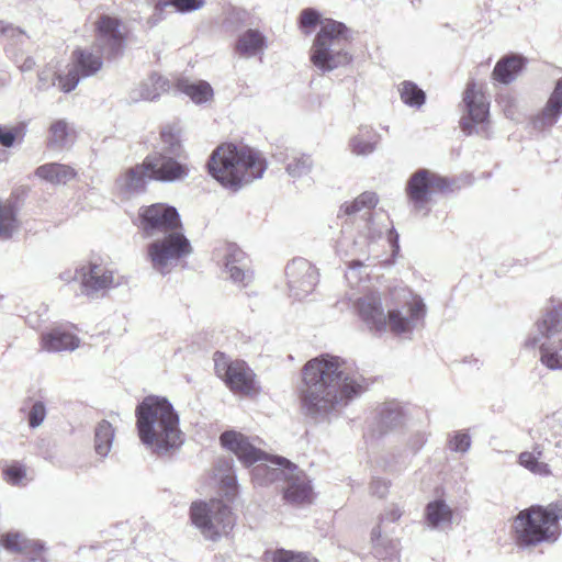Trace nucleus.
I'll return each mask as SVG.
<instances>
[{
	"mask_svg": "<svg viewBox=\"0 0 562 562\" xmlns=\"http://www.w3.org/2000/svg\"><path fill=\"white\" fill-rule=\"evenodd\" d=\"M206 166L216 181L234 191L260 179L267 169L266 159L257 150L247 145L237 146L232 143L217 146Z\"/></svg>",
	"mask_w": 562,
	"mask_h": 562,
	"instance_id": "4",
	"label": "nucleus"
},
{
	"mask_svg": "<svg viewBox=\"0 0 562 562\" xmlns=\"http://www.w3.org/2000/svg\"><path fill=\"white\" fill-rule=\"evenodd\" d=\"M24 559L25 562H47L46 558L44 557V548L40 549L37 552H32Z\"/></svg>",
	"mask_w": 562,
	"mask_h": 562,
	"instance_id": "57",
	"label": "nucleus"
},
{
	"mask_svg": "<svg viewBox=\"0 0 562 562\" xmlns=\"http://www.w3.org/2000/svg\"><path fill=\"white\" fill-rule=\"evenodd\" d=\"M139 228L147 238H158L181 232V220L176 207L164 203L143 206L138 211Z\"/></svg>",
	"mask_w": 562,
	"mask_h": 562,
	"instance_id": "14",
	"label": "nucleus"
},
{
	"mask_svg": "<svg viewBox=\"0 0 562 562\" xmlns=\"http://www.w3.org/2000/svg\"><path fill=\"white\" fill-rule=\"evenodd\" d=\"M114 438L115 429L110 422L103 419L97 424L94 428L93 450L101 460H104L111 452Z\"/></svg>",
	"mask_w": 562,
	"mask_h": 562,
	"instance_id": "36",
	"label": "nucleus"
},
{
	"mask_svg": "<svg viewBox=\"0 0 562 562\" xmlns=\"http://www.w3.org/2000/svg\"><path fill=\"white\" fill-rule=\"evenodd\" d=\"M97 45L108 57H116L124 47V37L116 18L102 15L97 22Z\"/></svg>",
	"mask_w": 562,
	"mask_h": 562,
	"instance_id": "21",
	"label": "nucleus"
},
{
	"mask_svg": "<svg viewBox=\"0 0 562 562\" xmlns=\"http://www.w3.org/2000/svg\"><path fill=\"white\" fill-rule=\"evenodd\" d=\"M366 229H367V238L369 240H374L382 235V229L379 228L374 224L370 214H369V217L366 220Z\"/></svg>",
	"mask_w": 562,
	"mask_h": 562,
	"instance_id": "55",
	"label": "nucleus"
},
{
	"mask_svg": "<svg viewBox=\"0 0 562 562\" xmlns=\"http://www.w3.org/2000/svg\"><path fill=\"white\" fill-rule=\"evenodd\" d=\"M379 202L378 195L374 192H363L352 202L346 203L341 206L347 215L356 214L362 210H367L364 214H370V211L376 206Z\"/></svg>",
	"mask_w": 562,
	"mask_h": 562,
	"instance_id": "41",
	"label": "nucleus"
},
{
	"mask_svg": "<svg viewBox=\"0 0 562 562\" xmlns=\"http://www.w3.org/2000/svg\"><path fill=\"white\" fill-rule=\"evenodd\" d=\"M370 491L372 495L383 498L389 492V483L381 479H373L370 484Z\"/></svg>",
	"mask_w": 562,
	"mask_h": 562,
	"instance_id": "54",
	"label": "nucleus"
},
{
	"mask_svg": "<svg viewBox=\"0 0 562 562\" xmlns=\"http://www.w3.org/2000/svg\"><path fill=\"white\" fill-rule=\"evenodd\" d=\"M526 64L527 59L520 55H506L496 63L492 78L499 83L509 85L516 80Z\"/></svg>",
	"mask_w": 562,
	"mask_h": 562,
	"instance_id": "26",
	"label": "nucleus"
},
{
	"mask_svg": "<svg viewBox=\"0 0 562 562\" xmlns=\"http://www.w3.org/2000/svg\"><path fill=\"white\" fill-rule=\"evenodd\" d=\"M144 160L150 180L177 182L189 176L188 166L180 162L179 157L167 156L162 153H151Z\"/></svg>",
	"mask_w": 562,
	"mask_h": 562,
	"instance_id": "19",
	"label": "nucleus"
},
{
	"mask_svg": "<svg viewBox=\"0 0 562 562\" xmlns=\"http://www.w3.org/2000/svg\"><path fill=\"white\" fill-rule=\"evenodd\" d=\"M349 44L346 25L331 19L325 20L314 40L311 60L323 72L347 66L352 60L348 50Z\"/></svg>",
	"mask_w": 562,
	"mask_h": 562,
	"instance_id": "5",
	"label": "nucleus"
},
{
	"mask_svg": "<svg viewBox=\"0 0 562 562\" xmlns=\"http://www.w3.org/2000/svg\"><path fill=\"white\" fill-rule=\"evenodd\" d=\"M514 102H515L514 99L507 98V104L505 105V109H504V112L507 117H513V115H514V110L512 109V106L514 105Z\"/></svg>",
	"mask_w": 562,
	"mask_h": 562,
	"instance_id": "60",
	"label": "nucleus"
},
{
	"mask_svg": "<svg viewBox=\"0 0 562 562\" xmlns=\"http://www.w3.org/2000/svg\"><path fill=\"white\" fill-rule=\"evenodd\" d=\"M547 508V512L553 514L557 517V524L562 519V503L560 504H551Z\"/></svg>",
	"mask_w": 562,
	"mask_h": 562,
	"instance_id": "58",
	"label": "nucleus"
},
{
	"mask_svg": "<svg viewBox=\"0 0 562 562\" xmlns=\"http://www.w3.org/2000/svg\"><path fill=\"white\" fill-rule=\"evenodd\" d=\"M283 462L288 463V471H285L288 474L283 487L284 499L296 506L311 504L314 499V492L310 477L295 464L285 458H280L279 463Z\"/></svg>",
	"mask_w": 562,
	"mask_h": 562,
	"instance_id": "20",
	"label": "nucleus"
},
{
	"mask_svg": "<svg viewBox=\"0 0 562 562\" xmlns=\"http://www.w3.org/2000/svg\"><path fill=\"white\" fill-rule=\"evenodd\" d=\"M23 136V127L14 126L8 127L0 125V145L10 148L14 145L16 138Z\"/></svg>",
	"mask_w": 562,
	"mask_h": 562,
	"instance_id": "48",
	"label": "nucleus"
},
{
	"mask_svg": "<svg viewBox=\"0 0 562 562\" xmlns=\"http://www.w3.org/2000/svg\"><path fill=\"white\" fill-rule=\"evenodd\" d=\"M148 178V170L145 160L142 164L125 170L116 179V187L119 190L127 195L143 192L146 188Z\"/></svg>",
	"mask_w": 562,
	"mask_h": 562,
	"instance_id": "25",
	"label": "nucleus"
},
{
	"mask_svg": "<svg viewBox=\"0 0 562 562\" xmlns=\"http://www.w3.org/2000/svg\"><path fill=\"white\" fill-rule=\"evenodd\" d=\"M460 128L467 135L490 137V103L475 82L467 85L462 98V116Z\"/></svg>",
	"mask_w": 562,
	"mask_h": 562,
	"instance_id": "12",
	"label": "nucleus"
},
{
	"mask_svg": "<svg viewBox=\"0 0 562 562\" xmlns=\"http://www.w3.org/2000/svg\"><path fill=\"white\" fill-rule=\"evenodd\" d=\"M4 480L11 485H19L26 476V468L19 463L13 462L8 464L2 470Z\"/></svg>",
	"mask_w": 562,
	"mask_h": 562,
	"instance_id": "45",
	"label": "nucleus"
},
{
	"mask_svg": "<svg viewBox=\"0 0 562 562\" xmlns=\"http://www.w3.org/2000/svg\"><path fill=\"white\" fill-rule=\"evenodd\" d=\"M390 300L387 313L378 292L359 297L355 306L371 333L382 334L390 329L395 335H411L424 322L426 305L423 299L406 288H394Z\"/></svg>",
	"mask_w": 562,
	"mask_h": 562,
	"instance_id": "2",
	"label": "nucleus"
},
{
	"mask_svg": "<svg viewBox=\"0 0 562 562\" xmlns=\"http://www.w3.org/2000/svg\"><path fill=\"white\" fill-rule=\"evenodd\" d=\"M363 263L360 260H351L349 263L348 271L346 272V279L351 284H357L361 277L359 276V269L362 268Z\"/></svg>",
	"mask_w": 562,
	"mask_h": 562,
	"instance_id": "53",
	"label": "nucleus"
},
{
	"mask_svg": "<svg viewBox=\"0 0 562 562\" xmlns=\"http://www.w3.org/2000/svg\"><path fill=\"white\" fill-rule=\"evenodd\" d=\"M425 440L423 436H419V446L416 449H419L424 445Z\"/></svg>",
	"mask_w": 562,
	"mask_h": 562,
	"instance_id": "62",
	"label": "nucleus"
},
{
	"mask_svg": "<svg viewBox=\"0 0 562 562\" xmlns=\"http://www.w3.org/2000/svg\"><path fill=\"white\" fill-rule=\"evenodd\" d=\"M220 440L222 446L233 452L246 467L258 461H270L278 465L277 468H270L263 463L256 465L252 470V475L254 480L259 484H266L277 480L284 481L288 474L285 473V471H288V463H279L281 457L270 458L269 454L256 448L255 445L249 441L248 437L235 430L224 431Z\"/></svg>",
	"mask_w": 562,
	"mask_h": 562,
	"instance_id": "7",
	"label": "nucleus"
},
{
	"mask_svg": "<svg viewBox=\"0 0 562 562\" xmlns=\"http://www.w3.org/2000/svg\"><path fill=\"white\" fill-rule=\"evenodd\" d=\"M367 387V380L344 359L325 353L303 366L297 394L303 413L325 422L339 415Z\"/></svg>",
	"mask_w": 562,
	"mask_h": 562,
	"instance_id": "1",
	"label": "nucleus"
},
{
	"mask_svg": "<svg viewBox=\"0 0 562 562\" xmlns=\"http://www.w3.org/2000/svg\"><path fill=\"white\" fill-rule=\"evenodd\" d=\"M380 134L371 126L362 125L357 134L349 139V148L357 156H368L372 154L380 142Z\"/></svg>",
	"mask_w": 562,
	"mask_h": 562,
	"instance_id": "29",
	"label": "nucleus"
},
{
	"mask_svg": "<svg viewBox=\"0 0 562 562\" xmlns=\"http://www.w3.org/2000/svg\"><path fill=\"white\" fill-rule=\"evenodd\" d=\"M267 47V37L255 29L243 32L236 41V52L246 58L254 57Z\"/></svg>",
	"mask_w": 562,
	"mask_h": 562,
	"instance_id": "31",
	"label": "nucleus"
},
{
	"mask_svg": "<svg viewBox=\"0 0 562 562\" xmlns=\"http://www.w3.org/2000/svg\"><path fill=\"white\" fill-rule=\"evenodd\" d=\"M81 292L91 299L104 296L108 291L127 283V279L106 265L88 262L76 269Z\"/></svg>",
	"mask_w": 562,
	"mask_h": 562,
	"instance_id": "13",
	"label": "nucleus"
},
{
	"mask_svg": "<svg viewBox=\"0 0 562 562\" xmlns=\"http://www.w3.org/2000/svg\"><path fill=\"white\" fill-rule=\"evenodd\" d=\"M79 342L76 335L61 328H54L42 335V348L48 352L74 351Z\"/></svg>",
	"mask_w": 562,
	"mask_h": 562,
	"instance_id": "28",
	"label": "nucleus"
},
{
	"mask_svg": "<svg viewBox=\"0 0 562 562\" xmlns=\"http://www.w3.org/2000/svg\"><path fill=\"white\" fill-rule=\"evenodd\" d=\"M453 512L442 499L429 502L425 507V519L432 529L442 528L452 522Z\"/></svg>",
	"mask_w": 562,
	"mask_h": 562,
	"instance_id": "33",
	"label": "nucleus"
},
{
	"mask_svg": "<svg viewBox=\"0 0 562 562\" xmlns=\"http://www.w3.org/2000/svg\"><path fill=\"white\" fill-rule=\"evenodd\" d=\"M190 519L201 535L211 541L227 536L236 521L231 506L218 498L193 502L190 506Z\"/></svg>",
	"mask_w": 562,
	"mask_h": 562,
	"instance_id": "10",
	"label": "nucleus"
},
{
	"mask_svg": "<svg viewBox=\"0 0 562 562\" xmlns=\"http://www.w3.org/2000/svg\"><path fill=\"white\" fill-rule=\"evenodd\" d=\"M214 369L218 378L235 393L256 391L255 373L243 360H231L225 353H214Z\"/></svg>",
	"mask_w": 562,
	"mask_h": 562,
	"instance_id": "17",
	"label": "nucleus"
},
{
	"mask_svg": "<svg viewBox=\"0 0 562 562\" xmlns=\"http://www.w3.org/2000/svg\"><path fill=\"white\" fill-rule=\"evenodd\" d=\"M223 260L226 273L238 286H247L252 280L246 254L236 244H226L223 249Z\"/></svg>",
	"mask_w": 562,
	"mask_h": 562,
	"instance_id": "22",
	"label": "nucleus"
},
{
	"mask_svg": "<svg viewBox=\"0 0 562 562\" xmlns=\"http://www.w3.org/2000/svg\"><path fill=\"white\" fill-rule=\"evenodd\" d=\"M153 153H162L167 156L182 157L183 147L180 139V128L167 125L160 131V139Z\"/></svg>",
	"mask_w": 562,
	"mask_h": 562,
	"instance_id": "35",
	"label": "nucleus"
},
{
	"mask_svg": "<svg viewBox=\"0 0 562 562\" xmlns=\"http://www.w3.org/2000/svg\"><path fill=\"white\" fill-rule=\"evenodd\" d=\"M276 157L285 164V171L291 178L297 179L307 176L314 167V160L308 154L296 153L289 158V161L282 157V154Z\"/></svg>",
	"mask_w": 562,
	"mask_h": 562,
	"instance_id": "37",
	"label": "nucleus"
},
{
	"mask_svg": "<svg viewBox=\"0 0 562 562\" xmlns=\"http://www.w3.org/2000/svg\"><path fill=\"white\" fill-rule=\"evenodd\" d=\"M270 562H321L313 557L310 552L292 551L285 549H277L272 552H267Z\"/></svg>",
	"mask_w": 562,
	"mask_h": 562,
	"instance_id": "42",
	"label": "nucleus"
},
{
	"mask_svg": "<svg viewBox=\"0 0 562 562\" xmlns=\"http://www.w3.org/2000/svg\"><path fill=\"white\" fill-rule=\"evenodd\" d=\"M371 539L375 557L380 559H389L396 554L397 543L382 537L380 526L372 529Z\"/></svg>",
	"mask_w": 562,
	"mask_h": 562,
	"instance_id": "40",
	"label": "nucleus"
},
{
	"mask_svg": "<svg viewBox=\"0 0 562 562\" xmlns=\"http://www.w3.org/2000/svg\"><path fill=\"white\" fill-rule=\"evenodd\" d=\"M222 490L228 498H233L237 493V477L234 473H228L220 480Z\"/></svg>",
	"mask_w": 562,
	"mask_h": 562,
	"instance_id": "51",
	"label": "nucleus"
},
{
	"mask_svg": "<svg viewBox=\"0 0 562 562\" xmlns=\"http://www.w3.org/2000/svg\"><path fill=\"white\" fill-rule=\"evenodd\" d=\"M169 88V81L158 74H151L146 80L132 91L133 101L146 100L154 101Z\"/></svg>",
	"mask_w": 562,
	"mask_h": 562,
	"instance_id": "30",
	"label": "nucleus"
},
{
	"mask_svg": "<svg viewBox=\"0 0 562 562\" xmlns=\"http://www.w3.org/2000/svg\"><path fill=\"white\" fill-rule=\"evenodd\" d=\"M514 530L516 543L521 549L533 548L542 543H554L561 536L557 517L547 508L535 505L515 517Z\"/></svg>",
	"mask_w": 562,
	"mask_h": 562,
	"instance_id": "8",
	"label": "nucleus"
},
{
	"mask_svg": "<svg viewBox=\"0 0 562 562\" xmlns=\"http://www.w3.org/2000/svg\"><path fill=\"white\" fill-rule=\"evenodd\" d=\"M376 431L380 435L397 429L404 425L405 413L396 402H386L378 406L375 411Z\"/></svg>",
	"mask_w": 562,
	"mask_h": 562,
	"instance_id": "24",
	"label": "nucleus"
},
{
	"mask_svg": "<svg viewBox=\"0 0 562 562\" xmlns=\"http://www.w3.org/2000/svg\"><path fill=\"white\" fill-rule=\"evenodd\" d=\"M192 251L191 243L182 232L155 238L147 246L150 265L161 276L170 273L180 260L190 256Z\"/></svg>",
	"mask_w": 562,
	"mask_h": 562,
	"instance_id": "11",
	"label": "nucleus"
},
{
	"mask_svg": "<svg viewBox=\"0 0 562 562\" xmlns=\"http://www.w3.org/2000/svg\"><path fill=\"white\" fill-rule=\"evenodd\" d=\"M102 54L90 48L75 49L67 74L58 77L59 89L66 93L71 92L82 79L95 76L103 66Z\"/></svg>",
	"mask_w": 562,
	"mask_h": 562,
	"instance_id": "15",
	"label": "nucleus"
},
{
	"mask_svg": "<svg viewBox=\"0 0 562 562\" xmlns=\"http://www.w3.org/2000/svg\"><path fill=\"white\" fill-rule=\"evenodd\" d=\"M401 100L411 108L419 109L426 102V93L415 82L405 80L398 88Z\"/></svg>",
	"mask_w": 562,
	"mask_h": 562,
	"instance_id": "38",
	"label": "nucleus"
},
{
	"mask_svg": "<svg viewBox=\"0 0 562 562\" xmlns=\"http://www.w3.org/2000/svg\"><path fill=\"white\" fill-rule=\"evenodd\" d=\"M69 126L65 120H57L49 126L48 147L64 148L68 144Z\"/></svg>",
	"mask_w": 562,
	"mask_h": 562,
	"instance_id": "43",
	"label": "nucleus"
},
{
	"mask_svg": "<svg viewBox=\"0 0 562 562\" xmlns=\"http://www.w3.org/2000/svg\"><path fill=\"white\" fill-rule=\"evenodd\" d=\"M321 14L315 9H304L300 14V26L302 29L315 27L321 21Z\"/></svg>",
	"mask_w": 562,
	"mask_h": 562,
	"instance_id": "50",
	"label": "nucleus"
},
{
	"mask_svg": "<svg viewBox=\"0 0 562 562\" xmlns=\"http://www.w3.org/2000/svg\"><path fill=\"white\" fill-rule=\"evenodd\" d=\"M46 417V407L43 402L36 401L29 413V425L31 428H37Z\"/></svg>",
	"mask_w": 562,
	"mask_h": 562,
	"instance_id": "49",
	"label": "nucleus"
},
{
	"mask_svg": "<svg viewBox=\"0 0 562 562\" xmlns=\"http://www.w3.org/2000/svg\"><path fill=\"white\" fill-rule=\"evenodd\" d=\"M50 70H42L38 72V81L37 89L47 90L49 87L55 86L56 80L58 81V77Z\"/></svg>",
	"mask_w": 562,
	"mask_h": 562,
	"instance_id": "52",
	"label": "nucleus"
},
{
	"mask_svg": "<svg viewBox=\"0 0 562 562\" xmlns=\"http://www.w3.org/2000/svg\"><path fill=\"white\" fill-rule=\"evenodd\" d=\"M290 295L303 300L311 294L317 283L316 268L304 258H295L285 267Z\"/></svg>",
	"mask_w": 562,
	"mask_h": 562,
	"instance_id": "18",
	"label": "nucleus"
},
{
	"mask_svg": "<svg viewBox=\"0 0 562 562\" xmlns=\"http://www.w3.org/2000/svg\"><path fill=\"white\" fill-rule=\"evenodd\" d=\"M451 451L465 453L471 447V437L464 431H457L448 441Z\"/></svg>",
	"mask_w": 562,
	"mask_h": 562,
	"instance_id": "47",
	"label": "nucleus"
},
{
	"mask_svg": "<svg viewBox=\"0 0 562 562\" xmlns=\"http://www.w3.org/2000/svg\"><path fill=\"white\" fill-rule=\"evenodd\" d=\"M389 238H390L391 243L394 244V247L396 249H398V245H397L398 235H397V233L395 231L391 229Z\"/></svg>",
	"mask_w": 562,
	"mask_h": 562,
	"instance_id": "61",
	"label": "nucleus"
},
{
	"mask_svg": "<svg viewBox=\"0 0 562 562\" xmlns=\"http://www.w3.org/2000/svg\"><path fill=\"white\" fill-rule=\"evenodd\" d=\"M0 546L8 552L21 554L24 558L43 549V543L40 540L31 539L20 531H9L1 535Z\"/></svg>",
	"mask_w": 562,
	"mask_h": 562,
	"instance_id": "27",
	"label": "nucleus"
},
{
	"mask_svg": "<svg viewBox=\"0 0 562 562\" xmlns=\"http://www.w3.org/2000/svg\"><path fill=\"white\" fill-rule=\"evenodd\" d=\"M402 514L403 512L401 510L400 507L393 506L381 516V521L395 522L401 518Z\"/></svg>",
	"mask_w": 562,
	"mask_h": 562,
	"instance_id": "56",
	"label": "nucleus"
},
{
	"mask_svg": "<svg viewBox=\"0 0 562 562\" xmlns=\"http://www.w3.org/2000/svg\"><path fill=\"white\" fill-rule=\"evenodd\" d=\"M529 434L533 440L532 448L518 454V464L535 475L548 477L552 471L549 462L542 459L550 448L555 458L562 459V424L554 416H547Z\"/></svg>",
	"mask_w": 562,
	"mask_h": 562,
	"instance_id": "6",
	"label": "nucleus"
},
{
	"mask_svg": "<svg viewBox=\"0 0 562 562\" xmlns=\"http://www.w3.org/2000/svg\"><path fill=\"white\" fill-rule=\"evenodd\" d=\"M19 223L15 209L0 201V239H9L18 229Z\"/></svg>",
	"mask_w": 562,
	"mask_h": 562,
	"instance_id": "39",
	"label": "nucleus"
},
{
	"mask_svg": "<svg viewBox=\"0 0 562 562\" xmlns=\"http://www.w3.org/2000/svg\"><path fill=\"white\" fill-rule=\"evenodd\" d=\"M204 4V0H165L158 2L159 7H173L176 11L180 13H190L193 11H198L202 9Z\"/></svg>",
	"mask_w": 562,
	"mask_h": 562,
	"instance_id": "44",
	"label": "nucleus"
},
{
	"mask_svg": "<svg viewBox=\"0 0 562 562\" xmlns=\"http://www.w3.org/2000/svg\"><path fill=\"white\" fill-rule=\"evenodd\" d=\"M536 334L526 345L539 347L540 362L549 370H562V305L551 306L536 323Z\"/></svg>",
	"mask_w": 562,
	"mask_h": 562,
	"instance_id": "9",
	"label": "nucleus"
},
{
	"mask_svg": "<svg viewBox=\"0 0 562 562\" xmlns=\"http://www.w3.org/2000/svg\"><path fill=\"white\" fill-rule=\"evenodd\" d=\"M0 35L11 41L13 44H23L24 41L29 38L23 30L3 21H0Z\"/></svg>",
	"mask_w": 562,
	"mask_h": 562,
	"instance_id": "46",
	"label": "nucleus"
},
{
	"mask_svg": "<svg viewBox=\"0 0 562 562\" xmlns=\"http://www.w3.org/2000/svg\"><path fill=\"white\" fill-rule=\"evenodd\" d=\"M35 67V60L33 57H26L20 65V69L23 72L31 71Z\"/></svg>",
	"mask_w": 562,
	"mask_h": 562,
	"instance_id": "59",
	"label": "nucleus"
},
{
	"mask_svg": "<svg viewBox=\"0 0 562 562\" xmlns=\"http://www.w3.org/2000/svg\"><path fill=\"white\" fill-rule=\"evenodd\" d=\"M177 89L189 97L195 104L206 103L214 95L213 88L204 80L191 81L187 78H181L177 81Z\"/></svg>",
	"mask_w": 562,
	"mask_h": 562,
	"instance_id": "34",
	"label": "nucleus"
},
{
	"mask_svg": "<svg viewBox=\"0 0 562 562\" xmlns=\"http://www.w3.org/2000/svg\"><path fill=\"white\" fill-rule=\"evenodd\" d=\"M562 115V77L555 82L543 109L531 119L532 127L538 132L550 131Z\"/></svg>",
	"mask_w": 562,
	"mask_h": 562,
	"instance_id": "23",
	"label": "nucleus"
},
{
	"mask_svg": "<svg viewBox=\"0 0 562 562\" xmlns=\"http://www.w3.org/2000/svg\"><path fill=\"white\" fill-rule=\"evenodd\" d=\"M450 188L448 178L442 177L428 169H418L406 183V194L415 211L425 210L428 213L427 204L434 191H445Z\"/></svg>",
	"mask_w": 562,
	"mask_h": 562,
	"instance_id": "16",
	"label": "nucleus"
},
{
	"mask_svg": "<svg viewBox=\"0 0 562 562\" xmlns=\"http://www.w3.org/2000/svg\"><path fill=\"white\" fill-rule=\"evenodd\" d=\"M135 415L139 439L154 453L165 456L181 446L179 416L166 397L146 396Z\"/></svg>",
	"mask_w": 562,
	"mask_h": 562,
	"instance_id": "3",
	"label": "nucleus"
},
{
	"mask_svg": "<svg viewBox=\"0 0 562 562\" xmlns=\"http://www.w3.org/2000/svg\"><path fill=\"white\" fill-rule=\"evenodd\" d=\"M35 175L52 184H66L76 177L77 172L68 165L50 162L37 167Z\"/></svg>",
	"mask_w": 562,
	"mask_h": 562,
	"instance_id": "32",
	"label": "nucleus"
}]
</instances>
